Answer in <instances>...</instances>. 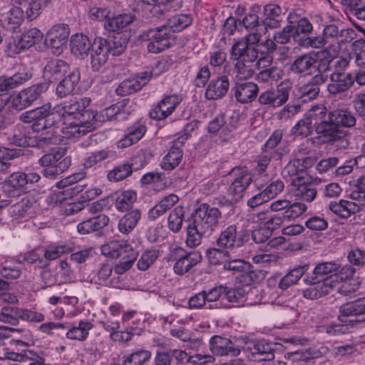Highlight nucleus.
<instances>
[{
  "instance_id": "nucleus-19",
  "label": "nucleus",
  "mask_w": 365,
  "mask_h": 365,
  "mask_svg": "<svg viewBox=\"0 0 365 365\" xmlns=\"http://www.w3.org/2000/svg\"><path fill=\"white\" fill-rule=\"evenodd\" d=\"M180 101L177 95L166 96L150 111V117L158 120L165 119L175 110Z\"/></svg>"
},
{
  "instance_id": "nucleus-45",
  "label": "nucleus",
  "mask_w": 365,
  "mask_h": 365,
  "mask_svg": "<svg viewBox=\"0 0 365 365\" xmlns=\"http://www.w3.org/2000/svg\"><path fill=\"white\" fill-rule=\"evenodd\" d=\"M71 251V247L66 244L49 245L42 250L43 257L46 260V263H48L49 261L56 259L63 254L69 253Z\"/></svg>"
},
{
  "instance_id": "nucleus-55",
  "label": "nucleus",
  "mask_w": 365,
  "mask_h": 365,
  "mask_svg": "<svg viewBox=\"0 0 365 365\" xmlns=\"http://www.w3.org/2000/svg\"><path fill=\"white\" fill-rule=\"evenodd\" d=\"M132 167L128 163H123L115 167L108 174V179L110 181H120L131 175Z\"/></svg>"
},
{
  "instance_id": "nucleus-56",
  "label": "nucleus",
  "mask_w": 365,
  "mask_h": 365,
  "mask_svg": "<svg viewBox=\"0 0 365 365\" xmlns=\"http://www.w3.org/2000/svg\"><path fill=\"white\" fill-rule=\"evenodd\" d=\"M235 59L237 60V62L235 63L237 76L240 79H247L251 78L254 75L255 70L259 68L255 66V64L245 63L243 60L240 58Z\"/></svg>"
},
{
  "instance_id": "nucleus-3",
  "label": "nucleus",
  "mask_w": 365,
  "mask_h": 365,
  "mask_svg": "<svg viewBox=\"0 0 365 365\" xmlns=\"http://www.w3.org/2000/svg\"><path fill=\"white\" fill-rule=\"evenodd\" d=\"M269 209L277 214L269 217L268 223L272 225L271 228H279L285 221H292L302 215L307 207L303 202L278 199L270 203Z\"/></svg>"
},
{
  "instance_id": "nucleus-41",
  "label": "nucleus",
  "mask_w": 365,
  "mask_h": 365,
  "mask_svg": "<svg viewBox=\"0 0 365 365\" xmlns=\"http://www.w3.org/2000/svg\"><path fill=\"white\" fill-rule=\"evenodd\" d=\"M146 132L143 125H134L128 129L125 136L118 141V146L123 148L129 147L140 140Z\"/></svg>"
},
{
  "instance_id": "nucleus-4",
  "label": "nucleus",
  "mask_w": 365,
  "mask_h": 365,
  "mask_svg": "<svg viewBox=\"0 0 365 365\" xmlns=\"http://www.w3.org/2000/svg\"><path fill=\"white\" fill-rule=\"evenodd\" d=\"M89 98H75L66 102L63 106L56 108V113L63 122L77 120L78 119H94L97 113L93 110H86L90 105Z\"/></svg>"
},
{
  "instance_id": "nucleus-29",
  "label": "nucleus",
  "mask_w": 365,
  "mask_h": 365,
  "mask_svg": "<svg viewBox=\"0 0 365 365\" xmlns=\"http://www.w3.org/2000/svg\"><path fill=\"white\" fill-rule=\"evenodd\" d=\"M134 249L127 242L123 240H113L101 247L102 254L113 258L122 257Z\"/></svg>"
},
{
  "instance_id": "nucleus-35",
  "label": "nucleus",
  "mask_w": 365,
  "mask_h": 365,
  "mask_svg": "<svg viewBox=\"0 0 365 365\" xmlns=\"http://www.w3.org/2000/svg\"><path fill=\"white\" fill-rule=\"evenodd\" d=\"M31 76L26 72L17 73L12 76L0 77V93L9 91L27 82Z\"/></svg>"
},
{
  "instance_id": "nucleus-8",
  "label": "nucleus",
  "mask_w": 365,
  "mask_h": 365,
  "mask_svg": "<svg viewBox=\"0 0 365 365\" xmlns=\"http://www.w3.org/2000/svg\"><path fill=\"white\" fill-rule=\"evenodd\" d=\"M292 83L289 80L282 81L276 88L267 90L260 93L258 102L267 108H276L284 105L289 99Z\"/></svg>"
},
{
  "instance_id": "nucleus-33",
  "label": "nucleus",
  "mask_w": 365,
  "mask_h": 365,
  "mask_svg": "<svg viewBox=\"0 0 365 365\" xmlns=\"http://www.w3.org/2000/svg\"><path fill=\"white\" fill-rule=\"evenodd\" d=\"M109 222V218L106 215H99L95 217L85 220L78 225V231L82 235L98 231L106 227Z\"/></svg>"
},
{
  "instance_id": "nucleus-6",
  "label": "nucleus",
  "mask_w": 365,
  "mask_h": 365,
  "mask_svg": "<svg viewBox=\"0 0 365 365\" xmlns=\"http://www.w3.org/2000/svg\"><path fill=\"white\" fill-rule=\"evenodd\" d=\"M140 38L148 41L147 48L153 53H160L170 48L174 43L173 35L164 25L144 31Z\"/></svg>"
},
{
  "instance_id": "nucleus-17",
  "label": "nucleus",
  "mask_w": 365,
  "mask_h": 365,
  "mask_svg": "<svg viewBox=\"0 0 365 365\" xmlns=\"http://www.w3.org/2000/svg\"><path fill=\"white\" fill-rule=\"evenodd\" d=\"M187 138L188 134L185 133L173 141L172 147L160 163L162 169L171 170L180 163L182 159V151L180 148Z\"/></svg>"
},
{
  "instance_id": "nucleus-39",
  "label": "nucleus",
  "mask_w": 365,
  "mask_h": 365,
  "mask_svg": "<svg viewBox=\"0 0 365 365\" xmlns=\"http://www.w3.org/2000/svg\"><path fill=\"white\" fill-rule=\"evenodd\" d=\"M179 200L178 195L170 194L163 197L149 212V217L154 220L170 210Z\"/></svg>"
},
{
  "instance_id": "nucleus-24",
  "label": "nucleus",
  "mask_w": 365,
  "mask_h": 365,
  "mask_svg": "<svg viewBox=\"0 0 365 365\" xmlns=\"http://www.w3.org/2000/svg\"><path fill=\"white\" fill-rule=\"evenodd\" d=\"M201 260L202 255L199 251H192L181 255L174 264V272L177 274L182 275L188 272Z\"/></svg>"
},
{
  "instance_id": "nucleus-20",
  "label": "nucleus",
  "mask_w": 365,
  "mask_h": 365,
  "mask_svg": "<svg viewBox=\"0 0 365 365\" xmlns=\"http://www.w3.org/2000/svg\"><path fill=\"white\" fill-rule=\"evenodd\" d=\"M327 79V76L322 73L315 75L309 82L302 85L298 88V96L302 102H307L315 99L319 93V86Z\"/></svg>"
},
{
  "instance_id": "nucleus-12",
  "label": "nucleus",
  "mask_w": 365,
  "mask_h": 365,
  "mask_svg": "<svg viewBox=\"0 0 365 365\" xmlns=\"http://www.w3.org/2000/svg\"><path fill=\"white\" fill-rule=\"evenodd\" d=\"M248 239L249 234L246 231H239L236 225H231L221 232L216 245L220 248L232 250L242 246Z\"/></svg>"
},
{
  "instance_id": "nucleus-46",
  "label": "nucleus",
  "mask_w": 365,
  "mask_h": 365,
  "mask_svg": "<svg viewBox=\"0 0 365 365\" xmlns=\"http://www.w3.org/2000/svg\"><path fill=\"white\" fill-rule=\"evenodd\" d=\"M191 22L192 19L188 15L180 14L170 18L164 26L172 34L182 31L187 27Z\"/></svg>"
},
{
  "instance_id": "nucleus-52",
  "label": "nucleus",
  "mask_w": 365,
  "mask_h": 365,
  "mask_svg": "<svg viewBox=\"0 0 365 365\" xmlns=\"http://www.w3.org/2000/svg\"><path fill=\"white\" fill-rule=\"evenodd\" d=\"M138 256V252L135 250L122 256L120 261L115 265L114 272L118 274L125 273L132 267Z\"/></svg>"
},
{
  "instance_id": "nucleus-64",
  "label": "nucleus",
  "mask_w": 365,
  "mask_h": 365,
  "mask_svg": "<svg viewBox=\"0 0 365 365\" xmlns=\"http://www.w3.org/2000/svg\"><path fill=\"white\" fill-rule=\"evenodd\" d=\"M350 197L362 205H365V175L357 180L356 190L351 192Z\"/></svg>"
},
{
  "instance_id": "nucleus-23",
  "label": "nucleus",
  "mask_w": 365,
  "mask_h": 365,
  "mask_svg": "<svg viewBox=\"0 0 365 365\" xmlns=\"http://www.w3.org/2000/svg\"><path fill=\"white\" fill-rule=\"evenodd\" d=\"M69 65L61 59H52L44 67L43 76L46 81L53 83L65 75L69 71Z\"/></svg>"
},
{
  "instance_id": "nucleus-54",
  "label": "nucleus",
  "mask_w": 365,
  "mask_h": 365,
  "mask_svg": "<svg viewBox=\"0 0 365 365\" xmlns=\"http://www.w3.org/2000/svg\"><path fill=\"white\" fill-rule=\"evenodd\" d=\"M71 165V159L64 158L55 166L44 167L42 174L45 178L54 179Z\"/></svg>"
},
{
  "instance_id": "nucleus-40",
  "label": "nucleus",
  "mask_w": 365,
  "mask_h": 365,
  "mask_svg": "<svg viewBox=\"0 0 365 365\" xmlns=\"http://www.w3.org/2000/svg\"><path fill=\"white\" fill-rule=\"evenodd\" d=\"M93 324L86 320H82L77 325L70 327L66 332V337L72 340L85 341L89 334Z\"/></svg>"
},
{
  "instance_id": "nucleus-13",
  "label": "nucleus",
  "mask_w": 365,
  "mask_h": 365,
  "mask_svg": "<svg viewBox=\"0 0 365 365\" xmlns=\"http://www.w3.org/2000/svg\"><path fill=\"white\" fill-rule=\"evenodd\" d=\"M96 118L78 119L63 122L61 131L65 138L72 140H78L81 137L91 132L96 128Z\"/></svg>"
},
{
  "instance_id": "nucleus-21",
  "label": "nucleus",
  "mask_w": 365,
  "mask_h": 365,
  "mask_svg": "<svg viewBox=\"0 0 365 365\" xmlns=\"http://www.w3.org/2000/svg\"><path fill=\"white\" fill-rule=\"evenodd\" d=\"M354 79L349 73L336 71L330 75L327 86L329 93L336 95L347 91L354 84Z\"/></svg>"
},
{
  "instance_id": "nucleus-57",
  "label": "nucleus",
  "mask_w": 365,
  "mask_h": 365,
  "mask_svg": "<svg viewBox=\"0 0 365 365\" xmlns=\"http://www.w3.org/2000/svg\"><path fill=\"white\" fill-rule=\"evenodd\" d=\"M20 309H15L11 307H4L0 311V322L8 323L11 325L19 324Z\"/></svg>"
},
{
  "instance_id": "nucleus-53",
  "label": "nucleus",
  "mask_w": 365,
  "mask_h": 365,
  "mask_svg": "<svg viewBox=\"0 0 365 365\" xmlns=\"http://www.w3.org/2000/svg\"><path fill=\"white\" fill-rule=\"evenodd\" d=\"M65 153L66 150L63 148L53 149L51 153L43 155L38 160V163L41 167L55 166L64 158Z\"/></svg>"
},
{
  "instance_id": "nucleus-36",
  "label": "nucleus",
  "mask_w": 365,
  "mask_h": 365,
  "mask_svg": "<svg viewBox=\"0 0 365 365\" xmlns=\"http://www.w3.org/2000/svg\"><path fill=\"white\" fill-rule=\"evenodd\" d=\"M315 56L309 53L298 56L291 65V71L294 73H308L316 67Z\"/></svg>"
},
{
  "instance_id": "nucleus-63",
  "label": "nucleus",
  "mask_w": 365,
  "mask_h": 365,
  "mask_svg": "<svg viewBox=\"0 0 365 365\" xmlns=\"http://www.w3.org/2000/svg\"><path fill=\"white\" fill-rule=\"evenodd\" d=\"M158 257V254L156 250H151L144 252L137 262L138 268L142 271L148 269Z\"/></svg>"
},
{
  "instance_id": "nucleus-7",
  "label": "nucleus",
  "mask_w": 365,
  "mask_h": 365,
  "mask_svg": "<svg viewBox=\"0 0 365 365\" xmlns=\"http://www.w3.org/2000/svg\"><path fill=\"white\" fill-rule=\"evenodd\" d=\"M49 83L43 82L33 85L10 96L11 107L18 111L30 106L42 93H45Z\"/></svg>"
},
{
  "instance_id": "nucleus-59",
  "label": "nucleus",
  "mask_w": 365,
  "mask_h": 365,
  "mask_svg": "<svg viewBox=\"0 0 365 365\" xmlns=\"http://www.w3.org/2000/svg\"><path fill=\"white\" fill-rule=\"evenodd\" d=\"M26 185V175L23 172L13 173L5 180V185L16 190L23 188Z\"/></svg>"
},
{
  "instance_id": "nucleus-15",
  "label": "nucleus",
  "mask_w": 365,
  "mask_h": 365,
  "mask_svg": "<svg viewBox=\"0 0 365 365\" xmlns=\"http://www.w3.org/2000/svg\"><path fill=\"white\" fill-rule=\"evenodd\" d=\"M304 117L314 125L315 133L327 143L328 128L324 125L329 122L327 108L322 104L313 106L307 110Z\"/></svg>"
},
{
  "instance_id": "nucleus-50",
  "label": "nucleus",
  "mask_w": 365,
  "mask_h": 365,
  "mask_svg": "<svg viewBox=\"0 0 365 365\" xmlns=\"http://www.w3.org/2000/svg\"><path fill=\"white\" fill-rule=\"evenodd\" d=\"M185 211L182 206H177L170 213L168 219V227L173 232H178L182 228Z\"/></svg>"
},
{
  "instance_id": "nucleus-31",
  "label": "nucleus",
  "mask_w": 365,
  "mask_h": 365,
  "mask_svg": "<svg viewBox=\"0 0 365 365\" xmlns=\"http://www.w3.org/2000/svg\"><path fill=\"white\" fill-rule=\"evenodd\" d=\"M71 51L76 56L84 58L88 55L91 48V43L88 36L83 34L72 36L70 42Z\"/></svg>"
},
{
  "instance_id": "nucleus-28",
  "label": "nucleus",
  "mask_w": 365,
  "mask_h": 365,
  "mask_svg": "<svg viewBox=\"0 0 365 365\" xmlns=\"http://www.w3.org/2000/svg\"><path fill=\"white\" fill-rule=\"evenodd\" d=\"M361 206L363 205L357 201L354 202L344 200H341L339 202H331L329 205V210L331 212L343 218H347L351 214L359 211Z\"/></svg>"
},
{
  "instance_id": "nucleus-5",
  "label": "nucleus",
  "mask_w": 365,
  "mask_h": 365,
  "mask_svg": "<svg viewBox=\"0 0 365 365\" xmlns=\"http://www.w3.org/2000/svg\"><path fill=\"white\" fill-rule=\"evenodd\" d=\"M231 55L233 58H240L245 63L255 64L258 68L269 66L273 61L270 54L259 52L256 46L247 47L244 41L234 43Z\"/></svg>"
},
{
  "instance_id": "nucleus-25",
  "label": "nucleus",
  "mask_w": 365,
  "mask_h": 365,
  "mask_svg": "<svg viewBox=\"0 0 365 365\" xmlns=\"http://www.w3.org/2000/svg\"><path fill=\"white\" fill-rule=\"evenodd\" d=\"M234 89L235 97L241 103L252 102L256 98L259 91L258 86L253 82L237 83Z\"/></svg>"
},
{
  "instance_id": "nucleus-43",
  "label": "nucleus",
  "mask_w": 365,
  "mask_h": 365,
  "mask_svg": "<svg viewBox=\"0 0 365 365\" xmlns=\"http://www.w3.org/2000/svg\"><path fill=\"white\" fill-rule=\"evenodd\" d=\"M33 205L31 199L24 197L10 207L9 213L15 219L25 217L33 213Z\"/></svg>"
},
{
  "instance_id": "nucleus-9",
  "label": "nucleus",
  "mask_w": 365,
  "mask_h": 365,
  "mask_svg": "<svg viewBox=\"0 0 365 365\" xmlns=\"http://www.w3.org/2000/svg\"><path fill=\"white\" fill-rule=\"evenodd\" d=\"M28 344L21 340H13L10 347H4L3 339L0 334V360L7 359L14 361L34 360L36 354L26 348Z\"/></svg>"
},
{
  "instance_id": "nucleus-58",
  "label": "nucleus",
  "mask_w": 365,
  "mask_h": 365,
  "mask_svg": "<svg viewBox=\"0 0 365 365\" xmlns=\"http://www.w3.org/2000/svg\"><path fill=\"white\" fill-rule=\"evenodd\" d=\"M23 21V11L21 8L14 6L6 14L4 21L7 22L10 29H15L19 27Z\"/></svg>"
},
{
  "instance_id": "nucleus-38",
  "label": "nucleus",
  "mask_w": 365,
  "mask_h": 365,
  "mask_svg": "<svg viewBox=\"0 0 365 365\" xmlns=\"http://www.w3.org/2000/svg\"><path fill=\"white\" fill-rule=\"evenodd\" d=\"M141 217V212L138 209L132 210L124 215L118 222V230L123 234L130 233L137 225Z\"/></svg>"
},
{
  "instance_id": "nucleus-22",
  "label": "nucleus",
  "mask_w": 365,
  "mask_h": 365,
  "mask_svg": "<svg viewBox=\"0 0 365 365\" xmlns=\"http://www.w3.org/2000/svg\"><path fill=\"white\" fill-rule=\"evenodd\" d=\"M230 88V81L227 76H222L212 79L208 83L205 93L207 100H218L223 98Z\"/></svg>"
},
{
  "instance_id": "nucleus-44",
  "label": "nucleus",
  "mask_w": 365,
  "mask_h": 365,
  "mask_svg": "<svg viewBox=\"0 0 365 365\" xmlns=\"http://www.w3.org/2000/svg\"><path fill=\"white\" fill-rule=\"evenodd\" d=\"M308 264L299 266L292 269L289 273L284 276L279 282V288L282 290L288 289L290 286L297 283L303 274L307 271Z\"/></svg>"
},
{
  "instance_id": "nucleus-61",
  "label": "nucleus",
  "mask_w": 365,
  "mask_h": 365,
  "mask_svg": "<svg viewBox=\"0 0 365 365\" xmlns=\"http://www.w3.org/2000/svg\"><path fill=\"white\" fill-rule=\"evenodd\" d=\"M111 152L106 150H101L91 153L84 160L83 165L90 168L96 164L110 158Z\"/></svg>"
},
{
  "instance_id": "nucleus-62",
  "label": "nucleus",
  "mask_w": 365,
  "mask_h": 365,
  "mask_svg": "<svg viewBox=\"0 0 365 365\" xmlns=\"http://www.w3.org/2000/svg\"><path fill=\"white\" fill-rule=\"evenodd\" d=\"M140 90L137 81L133 78L125 79L116 88V93L122 96L130 95Z\"/></svg>"
},
{
  "instance_id": "nucleus-37",
  "label": "nucleus",
  "mask_w": 365,
  "mask_h": 365,
  "mask_svg": "<svg viewBox=\"0 0 365 365\" xmlns=\"http://www.w3.org/2000/svg\"><path fill=\"white\" fill-rule=\"evenodd\" d=\"M43 37V34L36 28L29 29L24 33L16 46V52L20 53L21 51L31 47L33 45L39 42Z\"/></svg>"
},
{
  "instance_id": "nucleus-30",
  "label": "nucleus",
  "mask_w": 365,
  "mask_h": 365,
  "mask_svg": "<svg viewBox=\"0 0 365 365\" xmlns=\"http://www.w3.org/2000/svg\"><path fill=\"white\" fill-rule=\"evenodd\" d=\"M292 185L295 187L294 192L297 197L307 202H312L316 197L317 189L312 185L305 183L303 177H297L292 180Z\"/></svg>"
},
{
  "instance_id": "nucleus-48",
  "label": "nucleus",
  "mask_w": 365,
  "mask_h": 365,
  "mask_svg": "<svg viewBox=\"0 0 365 365\" xmlns=\"http://www.w3.org/2000/svg\"><path fill=\"white\" fill-rule=\"evenodd\" d=\"M24 155L22 149H12L7 148H0V172H6L11 164L9 160L18 158Z\"/></svg>"
},
{
  "instance_id": "nucleus-14",
  "label": "nucleus",
  "mask_w": 365,
  "mask_h": 365,
  "mask_svg": "<svg viewBox=\"0 0 365 365\" xmlns=\"http://www.w3.org/2000/svg\"><path fill=\"white\" fill-rule=\"evenodd\" d=\"M68 36L69 28L67 25H55L46 34L45 43L53 53L60 54L66 47Z\"/></svg>"
},
{
  "instance_id": "nucleus-26",
  "label": "nucleus",
  "mask_w": 365,
  "mask_h": 365,
  "mask_svg": "<svg viewBox=\"0 0 365 365\" xmlns=\"http://www.w3.org/2000/svg\"><path fill=\"white\" fill-rule=\"evenodd\" d=\"M339 319L341 322H347V317L365 314V297L341 305L339 307Z\"/></svg>"
},
{
  "instance_id": "nucleus-1",
  "label": "nucleus",
  "mask_w": 365,
  "mask_h": 365,
  "mask_svg": "<svg viewBox=\"0 0 365 365\" xmlns=\"http://www.w3.org/2000/svg\"><path fill=\"white\" fill-rule=\"evenodd\" d=\"M222 213L218 208L202 203L192 215L187 227L185 243L190 248L201 244L203 236L210 235L219 223Z\"/></svg>"
},
{
  "instance_id": "nucleus-2",
  "label": "nucleus",
  "mask_w": 365,
  "mask_h": 365,
  "mask_svg": "<svg viewBox=\"0 0 365 365\" xmlns=\"http://www.w3.org/2000/svg\"><path fill=\"white\" fill-rule=\"evenodd\" d=\"M328 120L324 125L328 128L327 143L337 150L349 145V133L344 128L355 126V115L348 108H335L328 112Z\"/></svg>"
},
{
  "instance_id": "nucleus-11",
  "label": "nucleus",
  "mask_w": 365,
  "mask_h": 365,
  "mask_svg": "<svg viewBox=\"0 0 365 365\" xmlns=\"http://www.w3.org/2000/svg\"><path fill=\"white\" fill-rule=\"evenodd\" d=\"M51 113V106L50 103L30 110L23 113L20 120L25 123H33L32 129L38 132L51 125L48 119Z\"/></svg>"
},
{
  "instance_id": "nucleus-10",
  "label": "nucleus",
  "mask_w": 365,
  "mask_h": 365,
  "mask_svg": "<svg viewBox=\"0 0 365 365\" xmlns=\"http://www.w3.org/2000/svg\"><path fill=\"white\" fill-rule=\"evenodd\" d=\"M230 175L235 178L228 188V194L235 202L242 198L245 191L252 181V175L246 167H235Z\"/></svg>"
},
{
  "instance_id": "nucleus-18",
  "label": "nucleus",
  "mask_w": 365,
  "mask_h": 365,
  "mask_svg": "<svg viewBox=\"0 0 365 365\" xmlns=\"http://www.w3.org/2000/svg\"><path fill=\"white\" fill-rule=\"evenodd\" d=\"M210 349L216 356H238L240 349L228 338L214 336L210 340Z\"/></svg>"
},
{
  "instance_id": "nucleus-60",
  "label": "nucleus",
  "mask_w": 365,
  "mask_h": 365,
  "mask_svg": "<svg viewBox=\"0 0 365 365\" xmlns=\"http://www.w3.org/2000/svg\"><path fill=\"white\" fill-rule=\"evenodd\" d=\"M24 260L29 264H36L39 267H46L48 265L43 257L42 250L38 249L27 252L24 256Z\"/></svg>"
},
{
  "instance_id": "nucleus-16",
  "label": "nucleus",
  "mask_w": 365,
  "mask_h": 365,
  "mask_svg": "<svg viewBox=\"0 0 365 365\" xmlns=\"http://www.w3.org/2000/svg\"><path fill=\"white\" fill-rule=\"evenodd\" d=\"M245 349L258 361H271L274 358L271 344L264 340L245 339Z\"/></svg>"
},
{
  "instance_id": "nucleus-34",
  "label": "nucleus",
  "mask_w": 365,
  "mask_h": 365,
  "mask_svg": "<svg viewBox=\"0 0 365 365\" xmlns=\"http://www.w3.org/2000/svg\"><path fill=\"white\" fill-rule=\"evenodd\" d=\"M135 19V16L130 14H118L106 19L104 28L109 32H119L130 24Z\"/></svg>"
},
{
  "instance_id": "nucleus-42",
  "label": "nucleus",
  "mask_w": 365,
  "mask_h": 365,
  "mask_svg": "<svg viewBox=\"0 0 365 365\" xmlns=\"http://www.w3.org/2000/svg\"><path fill=\"white\" fill-rule=\"evenodd\" d=\"M137 195L133 190H124L116 194L115 207L120 212L128 211L135 202Z\"/></svg>"
},
{
  "instance_id": "nucleus-32",
  "label": "nucleus",
  "mask_w": 365,
  "mask_h": 365,
  "mask_svg": "<svg viewBox=\"0 0 365 365\" xmlns=\"http://www.w3.org/2000/svg\"><path fill=\"white\" fill-rule=\"evenodd\" d=\"M225 292L223 285L214 287L211 289H204L203 293L205 296V300L207 306L206 309H217L226 307V305L222 302L223 293Z\"/></svg>"
},
{
  "instance_id": "nucleus-27",
  "label": "nucleus",
  "mask_w": 365,
  "mask_h": 365,
  "mask_svg": "<svg viewBox=\"0 0 365 365\" xmlns=\"http://www.w3.org/2000/svg\"><path fill=\"white\" fill-rule=\"evenodd\" d=\"M80 71L76 68L66 76L56 87V95L59 98H65L71 94L80 81Z\"/></svg>"
},
{
  "instance_id": "nucleus-51",
  "label": "nucleus",
  "mask_w": 365,
  "mask_h": 365,
  "mask_svg": "<svg viewBox=\"0 0 365 365\" xmlns=\"http://www.w3.org/2000/svg\"><path fill=\"white\" fill-rule=\"evenodd\" d=\"M338 269V264L331 262L319 263L314 269L313 274L314 277L312 279L319 282L324 277L336 273Z\"/></svg>"
},
{
  "instance_id": "nucleus-47",
  "label": "nucleus",
  "mask_w": 365,
  "mask_h": 365,
  "mask_svg": "<svg viewBox=\"0 0 365 365\" xmlns=\"http://www.w3.org/2000/svg\"><path fill=\"white\" fill-rule=\"evenodd\" d=\"M284 72L282 69L277 66H272L270 68L264 67V69L260 71L257 75V80L262 83L277 82L282 78Z\"/></svg>"
},
{
  "instance_id": "nucleus-49",
  "label": "nucleus",
  "mask_w": 365,
  "mask_h": 365,
  "mask_svg": "<svg viewBox=\"0 0 365 365\" xmlns=\"http://www.w3.org/2000/svg\"><path fill=\"white\" fill-rule=\"evenodd\" d=\"M151 356L149 350L137 349L123 357L125 359V363L129 365H143L150 359Z\"/></svg>"
}]
</instances>
